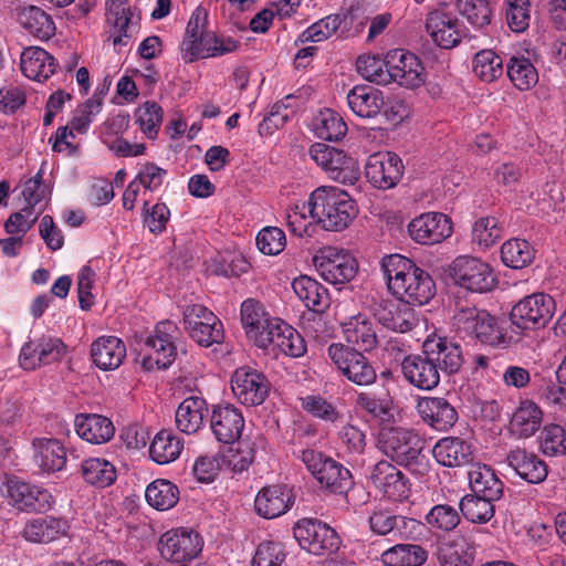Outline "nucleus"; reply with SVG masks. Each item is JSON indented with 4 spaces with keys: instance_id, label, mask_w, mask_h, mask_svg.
Wrapping results in <instances>:
<instances>
[{
    "instance_id": "f257e3e1",
    "label": "nucleus",
    "mask_w": 566,
    "mask_h": 566,
    "mask_svg": "<svg viewBox=\"0 0 566 566\" xmlns=\"http://www.w3.org/2000/svg\"><path fill=\"white\" fill-rule=\"evenodd\" d=\"M380 265L389 292L400 302L422 306L436 295L434 281L412 260L401 254H390L382 258Z\"/></svg>"
},
{
    "instance_id": "f03ea898",
    "label": "nucleus",
    "mask_w": 566,
    "mask_h": 566,
    "mask_svg": "<svg viewBox=\"0 0 566 566\" xmlns=\"http://www.w3.org/2000/svg\"><path fill=\"white\" fill-rule=\"evenodd\" d=\"M311 218L327 231L346 229L358 213L355 201L339 188L322 186L305 205Z\"/></svg>"
},
{
    "instance_id": "7ed1b4c3",
    "label": "nucleus",
    "mask_w": 566,
    "mask_h": 566,
    "mask_svg": "<svg viewBox=\"0 0 566 566\" xmlns=\"http://www.w3.org/2000/svg\"><path fill=\"white\" fill-rule=\"evenodd\" d=\"M380 449L397 464L411 474L422 478L430 471V461L423 452L424 441L415 431L396 427L384 430L379 438Z\"/></svg>"
},
{
    "instance_id": "20e7f679",
    "label": "nucleus",
    "mask_w": 566,
    "mask_h": 566,
    "mask_svg": "<svg viewBox=\"0 0 566 566\" xmlns=\"http://www.w3.org/2000/svg\"><path fill=\"white\" fill-rule=\"evenodd\" d=\"M556 311L555 300L543 292L524 296L510 312V322L522 334L526 331L544 328Z\"/></svg>"
},
{
    "instance_id": "39448f33",
    "label": "nucleus",
    "mask_w": 566,
    "mask_h": 566,
    "mask_svg": "<svg viewBox=\"0 0 566 566\" xmlns=\"http://www.w3.org/2000/svg\"><path fill=\"white\" fill-rule=\"evenodd\" d=\"M327 355L338 373L348 381L366 387L377 379L373 363L354 346L333 343L327 348Z\"/></svg>"
},
{
    "instance_id": "423d86ee",
    "label": "nucleus",
    "mask_w": 566,
    "mask_h": 566,
    "mask_svg": "<svg viewBox=\"0 0 566 566\" xmlns=\"http://www.w3.org/2000/svg\"><path fill=\"white\" fill-rule=\"evenodd\" d=\"M301 459L315 479L335 494H345L354 485L350 471L322 452L306 449Z\"/></svg>"
},
{
    "instance_id": "0eeeda50",
    "label": "nucleus",
    "mask_w": 566,
    "mask_h": 566,
    "mask_svg": "<svg viewBox=\"0 0 566 566\" xmlns=\"http://www.w3.org/2000/svg\"><path fill=\"white\" fill-rule=\"evenodd\" d=\"M178 327L170 321L157 323L154 334L149 335L143 347L145 353L142 358V367L145 370L167 369L176 359L177 346L175 344Z\"/></svg>"
},
{
    "instance_id": "6e6552de",
    "label": "nucleus",
    "mask_w": 566,
    "mask_h": 566,
    "mask_svg": "<svg viewBox=\"0 0 566 566\" xmlns=\"http://www.w3.org/2000/svg\"><path fill=\"white\" fill-rule=\"evenodd\" d=\"M311 158L328 175V177L343 185H354L360 176L357 161L343 150L315 143L310 148Z\"/></svg>"
},
{
    "instance_id": "1a4fd4ad",
    "label": "nucleus",
    "mask_w": 566,
    "mask_h": 566,
    "mask_svg": "<svg viewBox=\"0 0 566 566\" xmlns=\"http://www.w3.org/2000/svg\"><path fill=\"white\" fill-rule=\"evenodd\" d=\"M294 538L303 549L314 555H331L338 551L340 539L335 530L314 518L300 520L293 527Z\"/></svg>"
},
{
    "instance_id": "9d476101",
    "label": "nucleus",
    "mask_w": 566,
    "mask_h": 566,
    "mask_svg": "<svg viewBox=\"0 0 566 566\" xmlns=\"http://www.w3.org/2000/svg\"><path fill=\"white\" fill-rule=\"evenodd\" d=\"M450 276L454 284L471 292L485 293L495 284L491 266L473 256H458L450 265Z\"/></svg>"
},
{
    "instance_id": "9b49d317",
    "label": "nucleus",
    "mask_w": 566,
    "mask_h": 566,
    "mask_svg": "<svg viewBox=\"0 0 566 566\" xmlns=\"http://www.w3.org/2000/svg\"><path fill=\"white\" fill-rule=\"evenodd\" d=\"M6 497L19 511L41 512L51 506L52 495L48 490L31 484L19 476H10L6 483Z\"/></svg>"
},
{
    "instance_id": "f8f14e48",
    "label": "nucleus",
    "mask_w": 566,
    "mask_h": 566,
    "mask_svg": "<svg viewBox=\"0 0 566 566\" xmlns=\"http://www.w3.org/2000/svg\"><path fill=\"white\" fill-rule=\"evenodd\" d=\"M202 549L198 533L188 530H171L159 539L160 555L176 564L185 565L196 558Z\"/></svg>"
},
{
    "instance_id": "ddd939ff",
    "label": "nucleus",
    "mask_w": 566,
    "mask_h": 566,
    "mask_svg": "<svg viewBox=\"0 0 566 566\" xmlns=\"http://www.w3.org/2000/svg\"><path fill=\"white\" fill-rule=\"evenodd\" d=\"M387 67L390 83H397L406 88H418L426 81L424 67L418 56L402 49L387 53Z\"/></svg>"
},
{
    "instance_id": "4468645a",
    "label": "nucleus",
    "mask_w": 566,
    "mask_h": 566,
    "mask_svg": "<svg viewBox=\"0 0 566 566\" xmlns=\"http://www.w3.org/2000/svg\"><path fill=\"white\" fill-rule=\"evenodd\" d=\"M231 388L241 403L259 406L269 396L271 384L263 373L250 367H240L231 377Z\"/></svg>"
},
{
    "instance_id": "2eb2a0df",
    "label": "nucleus",
    "mask_w": 566,
    "mask_h": 566,
    "mask_svg": "<svg viewBox=\"0 0 566 566\" xmlns=\"http://www.w3.org/2000/svg\"><path fill=\"white\" fill-rule=\"evenodd\" d=\"M421 347L438 370L448 376L458 374L464 364L461 345L447 336H428Z\"/></svg>"
},
{
    "instance_id": "dca6fc26",
    "label": "nucleus",
    "mask_w": 566,
    "mask_h": 566,
    "mask_svg": "<svg viewBox=\"0 0 566 566\" xmlns=\"http://www.w3.org/2000/svg\"><path fill=\"white\" fill-rule=\"evenodd\" d=\"M403 174L401 158L390 151L371 154L365 165V177L378 189L394 188Z\"/></svg>"
},
{
    "instance_id": "f3484780",
    "label": "nucleus",
    "mask_w": 566,
    "mask_h": 566,
    "mask_svg": "<svg viewBox=\"0 0 566 566\" xmlns=\"http://www.w3.org/2000/svg\"><path fill=\"white\" fill-rule=\"evenodd\" d=\"M323 279L333 284H344L355 277L358 264L353 255L334 248H325L315 256Z\"/></svg>"
},
{
    "instance_id": "a211bd4d",
    "label": "nucleus",
    "mask_w": 566,
    "mask_h": 566,
    "mask_svg": "<svg viewBox=\"0 0 566 566\" xmlns=\"http://www.w3.org/2000/svg\"><path fill=\"white\" fill-rule=\"evenodd\" d=\"M374 318L385 328L397 333H407L418 325V318L410 307L391 300H375L369 306Z\"/></svg>"
},
{
    "instance_id": "6ab92c4d",
    "label": "nucleus",
    "mask_w": 566,
    "mask_h": 566,
    "mask_svg": "<svg viewBox=\"0 0 566 566\" xmlns=\"http://www.w3.org/2000/svg\"><path fill=\"white\" fill-rule=\"evenodd\" d=\"M409 237L420 244H436L452 234L451 220L441 212H427L408 224Z\"/></svg>"
},
{
    "instance_id": "aec40b11",
    "label": "nucleus",
    "mask_w": 566,
    "mask_h": 566,
    "mask_svg": "<svg viewBox=\"0 0 566 566\" xmlns=\"http://www.w3.org/2000/svg\"><path fill=\"white\" fill-rule=\"evenodd\" d=\"M426 30L432 41L441 49L457 46L464 35L461 23L451 12L432 10L426 19Z\"/></svg>"
},
{
    "instance_id": "412c9836",
    "label": "nucleus",
    "mask_w": 566,
    "mask_h": 566,
    "mask_svg": "<svg viewBox=\"0 0 566 566\" xmlns=\"http://www.w3.org/2000/svg\"><path fill=\"white\" fill-rule=\"evenodd\" d=\"M416 410L427 426L438 431H448L459 418L455 408L444 397H420Z\"/></svg>"
},
{
    "instance_id": "4be33fe9",
    "label": "nucleus",
    "mask_w": 566,
    "mask_h": 566,
    "mask_svg": "<svg viewBox=\"0 0 566 566\" xmlns=\"http://www.w3.org/2000/svg\"><path fill=\"white\" fill-rule=\"evenodd\" d=\"M210 428L219 442L231 444L240 439L244 428L242 412L230 403L213 406Z\"/></svg>"
},
{
    "instance_id": "5701e85b",
    "label": "nucleus",
    "mask_w": 566,
    "mask_h": 566,
    "mask_svg": "<svg viewBox=\"0 0 566 566\" xmlns=\"http://www.w3.org/2000/svg\"><path fill=\"white\" fill-rule=\"evenodd\" d=\"M401 370L407 381L421 390H432L440 382V371L422 348L402 359Z\"/></svg>"
},
{
    "instance_id": "b1692460",
    "label": "nucleus",
    "mask_w": 566,
    "mask_h": 566,
    "mask_svg": "<svg viewBox=\"0 0 566 566\" xmlns=\"http://www.w3.org/2000/svg\"><path fill=\"white\" fill-rule=\"evenodd\" d=\"M370 480L390 500L402 501L409 496L408 480L400 470L386 460L374 465Z\"/></svg>"
},
{
    "instance_id": "393cba45",
    "label": "nucleus",
    "mask_w": 566,
    "mask_h": 566,
    "mask_svg": "<svg viewBox=\"0 0 566 566\" xmlns=\"http://www.w3.org/2000/svg\"><path fill=\"white\" fill-rule=\"evenodd\" d=\"M294 503V495L286 485H269L259 491L254 500L256 513L264 518L284 514Z\"/></svg>"
},
{
    "instance_id": "a878e982",
    "label": "nucleus",
    "mask_w": 566,
    "mask_h": 566,
    "mask_svg": "<svg viewBox=\"0 0 566 566\" xmlns=\"http://www.w3.org/2000/svg\"><path fill=\"white\" fill-rule=\"evenodd\" d=\"M506 462L515 473L532 484L544 482L548 474L547 464L535 453L522 448H515L506 454Z\"/></svg>"
},
{
    "instance_id": "bb28decb",
    "label": "nucleus",
    "mask_w": 566,
    "mask_h": 566,
    "mask_svg": "<svg viewBox=\"0 0 566 566\" xmlns=\"http://www.w3.org/2000/svg\"><path fill=\"white\" fill-rule=\"evenodd\" d=\"M208 12L201 6L197 7L192 12L186 28V36L181 43V50L189 61H193L201 54V50L210 43L212 32L206 30Z\"/></svg>"
},
{
    "instance_id": "cd10ccee",
    "label": "nucleus",
    "mask_w": 566,
    "mask_h": 566,
    "mask_svg": "<svg viewBox=\"0 0 566 566\" xmlns=\"http://www.w3.org/2000/svg\"><path fill=\"white\" fill-rule=\"evenodd\" d=\"M69 523L62 517L39 516L27 522L22 535L31 543L48 544L66 535Z\"/></svg>"
},
{
    "instance_id": "c85d7f7f",
    "label": "nucleus",
    "mask_w": 566,
    "mask_h": 566,
    "mask_svg": "<svg viewBox=\"0 0 566 566\" xmlns=\"http://www.w3.org/2000/svg\"><path fill=\"white\" fill-rule=\"evenodd\" d=\"M432 454L438 463L448 468L462 467L473 460L471 443L458 437L440 439L433 447Z\"/></svg>"
},
{
    "instance_id": "c756f323",
    "label": "nucleus",
    "mask_w": 566,
    "mask_h": 566,
    "mask_svg": "<svg viewBox=\"0 0 566 566\" xmlns=\"http://www.w3.org/2000/svg\"><path fill=\"white\" fill-rule=\"evenodd\" d=\"M349 108L361 118H375L385 106L382 93L370 85H356L347 94Z\"/></svg>"
},
{
    "instance_id": "7c9ffc66",
    "label": "nucleus",
    "mask_w": 566,
    "mask_h": 566,
    "mask_svg": "<svg viewBox=\"0 0 566 566\" xmlns=\"http://www.w3.org/2000/svg\"><path fill=\"white\" fill-rule=\"evenodd\" d=\"M20 69L30 80L42 82L55 71V60L44 49L31 46L21 53Z\"/></svg>"
},
{
    "instance_id": "2f4dec72",
    "label": "nucleus",
    "mask_w": 566,
    "mask_h": 566,
    "mask_svg": "<svg viewBox=\"0 0 566 566\" xmlns=\"http://www.w3.org/2000/svg\"><path fill=\"white\" fill-rule=\"evenodd\" d=\"M75 429L82 439L95 444L109 441L115 433L113 422L107 417L97 413L76 416Z\"/></svg>"
},
{
    "instance_id": "473e14b6",
    "label": "nucleus",
    "mask_w": 566,
    "mask_h": 566,
    "mask_svg": "<svg viewBox=\"0 0 566 566\" xmlns=\"http://www.w3.org/2000/svg\"><path fill=\"white\" fill-rule=\"evenodd\" d=\"M34 461L41 471L54 473L63 470L66 464V451L56 439L33 440Z\"/></svg>"
},
{
    "instance_id": "72a5a7b5",
    "label": "nucleus",
    "mask_w": 566,
    "mask_h": 566,
    "mask_svg": "<svg viewBox=\"0 0 566 566\" xmlns=\"http://www.w3.org/2000/svg\"><path fill=\"white\" fill-rule=\"evenodd\" d=\"M91 356L99 369L112 370L122 364L126 356V347L115 336L101 337L92 344Z\"/></svg>"
},
{
    "instance_id": "f704fd0d",
    "label": "nucleus",
    "mask_w": 566,
    "mask_h": 566,
    "mask_svg": "<svg viewBox=\"0 0 566 566\" xmlns=\"http://www.w3.org/2000/svg\"><path fill=\"white\" fill-rule=\"evenodd\" d=\"M292 287L304 305L314 313H323L328 308L329 294L316 280L302 275L293 280Z\"/></svg>"
},
{
    "instance_id": "c9c22d12",
    "label": "nucleus",
    "mask_w": 566,
    "mask_h": 566,
    "mask_svg": "<svg viewBox=\"0 0 566 566\" xmlns=\"http://www.w3.org/2000/svg\"><path fill=\"white\" fill-rule=\"evenodd\" d=\"M207 411V402L203 398L197 396L186 398L176 410L177 428L188 434L197 432L203 423Z\"/></svg>"
},
{
    "instance_id": "e433bc0d",
    "label": "nucleus",
    "mask_w": 566,
    "mask_h": 566,
    "mask_svg": "<svg viewBox=\"0 0 566 566\" xmlns=\"http://www.w3.org/2000/svg\"><path fill=\"white\" fill-rule=\"evenodd\" d=\"M18 21L23 29L40 40L46 41L55 34L52 18L39 7L29 6L20 9Z\"/></svg>"
},
{
    "instance_id": "4c0bfd02",
    "label": "nucleus",
    "mask_w": 566,
    "mask_h": 566,
    "mask_svg": "<svg viewBox=\"0 0 566 566\" xmlns=\"http://www.w3.org/2000/svg\"><path fill=\"white\" fill-rule=\"evenodd\" d=\"M470 488L474 494L500 500L503 496V482L488 465H475L469 471Z\"/></svg>"
},
{
    "instance_id": "58836bf2",
    "label": "nucleus",
    "mask_w": 566,
    "mask_h": 566,
    "mask_svg": "<svg viewBox=\"0 0 566 566\" xmlns=\"http://www.w3.org/2000/svg\"><path fill=\"white\" fill-rule=\"evenodd\" d=\"M356 407L382 423L394 420V401L388 394L376 396L371 392H360L356 397Z\"/></svg>"
},
{
    "instance_id": "ea45409f",
    "label": "nucleus",
    "mask_w": 566,
    "mask_h": 566,
    "mask_svg": "<svg viewBox=\"0 0 566 566\" xmlns=\"http://www.w3.org/2000/svg\"><path fill=\"white\" fill-rule=\"evenodd\" d=\"M474 554V546L464 538L439 546L437 553L440 566H471Z\"/></svg>"
},
{
    "instance_id": "a19ab883",
    "label": "nucleus",
    "mask_w": 566,
    "mask_h": 566,
    "mask_svg": "<svg viewBox=\"0 0 566 566\" xmlns=\"http://www.w3.org/2000/svg\"><path fill=\"white\" fill-rule=\"evenodd\" d=\"M145 497L151 507L167 511L178 503L179 489L168 480L158 479L148 484Z\"/></svg>"
},
{
    "instance_id": "79ce46f5",
    "label": "nucleus",
    "mask_w": 566,
    "mask_h": 566,
    "mask_svg": "<svg viewBox=\"0 0 566 566\" xmlns=\"http://www.w3.org/2000/svg\"><path fill=\"white\" fill-rule=\"evenodd\" d=\"M182 450V443L170 430H160L149 447L150 458L158 464L176 460Z\"/></svg>"
},
{
    "instance_id": "37998d69",
    "label": "nucleus",
    "mask_w": 566,
    "mask_h": 566,
    "mask_svg": "<svg viewBox=\"0 0 566 566\" xmlns=\"http://www.w3.org/2000/svg\"><path fill=\"white\" fill-rule=\"evenodd\" d=\"M494 501L474 493L467 494L461 499L459 507L464 518L469 522L485 524L494 516Z\"/></svg>"
},
{
    "instance_id": "c03bdc74",
    "label": "nucleus",
    "mask_w": 566,
    "mask_h": 566,
    "mask_svg": "<svg viewBox=\"0 0 566 566\" xmlns=\"http://www.w3.org/2000/svg\"><path fill=\"white\" fill-rule=\"evenodd\" d=\"M427 559V552L416 544H398L381 555L387 566H420Z\"/></svg>"
},
{
    "instance_id": "a18cd8bd",
    "label": "nucleus",
    "mask_w": 566,
    "mask_h": 566,
    "mask_svg": "<svg viewBox=\"0 0 566 566\" xmlns=\"http://www.w3.org/2000/svg\"><path fill=\"white\" fill-rule=\"evenodd\" d=\"M542 411L539 408L531 402L524 401L520 408L513 413L511 419L512 431L520 437H531L541 427Z\"/></svg>"
},
{
    "instance_id": "49530a36",
    "label": "nucleus",
    "mask_w": 566,
    "mask_h": 566,
    "mask_svg": "<svg viewBox=\"0 0 566 566\" xmlns=\"http://www.w3.org/2000/svg\"><path fill=\"white\" fill-rule=\"evenodd\" d=\"M344 333L347 343L356 346L361 353L373 350L378 344L375 327L367 318L357 317L347 325Z\"/></svg>"
},
{
    "instance_id": "de8ad7c7",
    "label": "nucleus",
    "mask_w": 566,
    "mask_h": 566,
    "mask_svg": "<svg viewBox=\"0 0 566 566\" xmlns=\"http://www.w3.org/2000/svg\"><path fill=\"white\" fill-rule=\"evenodd\" d=\"M82 476L92 485L106 488L115 482L116 470L107 460L92 458L82 463Z\"/></svg>"
},
{
    "instance_id": "09e8293b",
    "label": "nucleus",
    "mask_w": 566,
    "mask_h": 566,
    "mask_svg": "<svg viewBox=\"0 0 566 566\" xmlns=\"http://www.w3.org/2000/svg\"><path fill=\"white\" fill-rule=\"evenodd\" d=\"M535 255L534 249L526 240L512 239L503 243L501 259L512 269H523L532 263Z\"/></svg>"
},
{
    "instance_id": "8fccbe9b",
    "label": "nucleus",
    "mask_w": 566,
    "mask_h": 566,
    "mask_svg": "<svg viewBox=\"0 0 566 566\" xmlns=\"http://www.w3.org/2000/svg\"><path fill=\"white\" fill-rule=\"evenodd\" d=\"M314 130L318 138L336 142L346 135L347 126L336 112L326 108L316 117Z\"/></svg>"
},
{
    "instance_id": "3c124183",
    "label": "nucleus",
    "mask_w": 566,
    "mask_h": 566,
    "mask_svg": "<svg viewBox=\"0 0 566 566\" xmlns=\"http://www.w3.org/2000/svg\"><path fill=\"white\" fill-rule=\"evenodd\" d=\"M268 315L263 305L254 298H248L242 303L241 322L249 339L263 344L265 338L261 333H258L256 325L264 323V318H266Z\"/></svg>"
},
{
    "instance_id": "603ef678",
    "label": "nucleus",
    "mask_w": 566,
    "mask_h": 566,
    "mask_svg": "<svg viewBox=\"0 0 566 566\" xmlns=\"http://www.w3.org/2000/svg\"><path fill=\"white\" fill-rule=\"evenodd\" d=\"M506 74L521 91L530 90L538 81V74L534 65L526 57L512 56L506 66Z\"/></svg>"
},
{
    "instance_id": "864d4df0",
    "label": "nucleus",
    "mask_w": 566,
    "mask_h": 566,
    "mask_svg": "<svg viewBox=\"0 0 566 566\" xmlns=\"http://www.w3.org/2000/svg\"><path fill=\"white\" fill-rule=\"evenodd\" d=\"M357 72L368 80L381 85L390 84V74L387 67V56L360 55L356 61Z\"/></svg>"
},
{
    "instance_id": "5fc2aeb1",
    "label": "nucleus",
    "mask_w": 566,
    "mask_h": 566,
    "mask_svg": "<svg viewBox=\"0 0 566 566\" xmlns=\"http://www.w3.org/2000/svg\"><path fill=\"white\" fill-rule=\"evenodd\" d=\"M489 312L475 306H462L455 312L453 319L459 333L474 338L480 329L481 322L489 319Z\"/></svg>"
},
{
    "instance_id": "6e6d98bb",
    "label": "nucleus",
    "mask_w": 566,
    "mask_h": 566,
    "mask_svg": "<svg viewBox=\"0 0 566 566\" xmlns=\"http://www.w3.org/2000/svg\"><path fill=\"white\" fill-rule=\"evenodd\" d=\"M474 74L485 82H492L503 73V60L492 50L478 52L473 60Z\"/></svg>"
},
{
    "instance_id": "4d7b16f0",
    "label": "nucleus",
    "mask_w": 566,
    "mask_h": 566,
    "mask_svg": "<svg viewBox=\"0 0 566 566\" xmlns=\"http://www.w3.org/2000/svg\"><path fill=\"white\" fill-rule=\"evenodd\" d=\"M190 337L200 346L209 347L213 344H221L224 338L223 325L219 318L217 322H198L186 325Z\"/></svg>"
},
{
    "instance_id": "13d9d810",
    "label": "nucleus",
    "mask_w": 566,
    "mask_h": 566,
    "mask_svg": "<svg viewBox=\"0 0 566 566\" xmlns=\"http://www.w3.org/2000/svg\"><path fill=\"white\" fill-rule=\"evenodd\" d=\"M415 520L400 515H394L389 511L374 512L369 517L370 530L379 535H387L391 532L402 533L409 524H415Z\"/></svg>"
},
{
    "instance_id": "bf43d9fd",
    "label": "nucleus",
    "mask_w": 566,
    "mask_h": 566,
    "mask_svg": "<svg viewBox=\"0 0 566 566\" xmlns=\"http://www.w3.org/2000/svg\"><path fill=\"white\" fill-rule=\"evenodd\" d=\"M479 332L474 339L482 344L490 345L493 347H509L515 342L512 335L504 332V328L500 326L497 319L489 314V319L482 321Z\"/></svg>"
},
{
    "instance_id": "052dcab7",
    "label": "nucleus",
    "mask_w": 566,
    "mask_h": 566,
    "mask_svg": "<svg viewBox=\"0 0 566 566\" xmlns=\"http://www.w3.org/2000/svg\"><path fill=\"white\" fill-rule=\"evenodd\" d=\"M275 335L272 346L279 348L284 355L301 357L306 352L304 338L286 323L281 327V332Z\"/></svg>"
},
{
    "instance_id": "680f3d73",
    "label": "nucleus",
    "mask_w": 566,
    "mask_h": 566,
    "mask_svg": "<svg viewBox=\"0 0 566 566\" xmlns=\"http://www.w3.org/2000/svg\"><path fill=\"white\" fill-rule=\"evenodd\" d=\"M163 115L161 106L156 102L148 101L136 109V123L149 138H154L158 134Z\"/></svg>"
},
{
    "instance_id": "e2e57ef3",
    "label": "nucleus",
    "mask_w": 566,
    "mask_h": 566,
    "mask_svg": "<svg viewBox=\"0 0 566 566\" xmlns=\"http://www.w3.org/2000/svg\"><path fill=\"white\" fill-rule=\"evenodd\" d=\"M459 12L475 28L491 22L492 10L489 0H458Z\"/></svg>"
},
{
    "instance_id": "0e129e2a",
    "label": "nucleus",
    "mask_w": 566,
    "mask_h": 566,
    "mask_svg": "<svg viewBox=\"0 0 566 566\" xmlns=\"http://www.w3.org/2000/svg\"><path fill=\"white\" fill-rule=\"evenodd\" d=\"M502 237V227L494 217L476 220L472 229V240L483 248L493 245Z\"/></svg>"
},
{
    "instance_id": "69168bd1",
    "label": "nucleus",
    "mask_w": 566,
    "mask_h": 566,
    "mask_svg": "<svg viewBox=\"0 0 566 566\" xmlns=\"http://www.w3.org/2000/svg\"><path fill=\"white\" fill-rule=\"evenodd\" d=\"M541 450L544 454L556 457L566 454V432L559 424L546 426L541 432Z\"/></svg>"
},
{
    "instance_id": "338daca9",
    "label": "nucleus",
    "mask_w": 566,
    "mask_h": 566,
    "mask_svg": "<svg viewBox=\"0 0 566 566\" xmlns=\"http://www.w3.org/2000/svg\"><path fill=\"white\" fill-rule=\"evenodd\" d=\"M286 244L285 233L276 227H266L256 235L258 249L266 255L281 253Z\"/></svg>"
},
{
    "instance_id": "774afa93",
    "label": "nucleus",
    "mask_w": 566,
    "mask_h": 566,
    "mask_svg": "<svg viewBox=\"0 0 566 566\" xmlns=\"http://www.w3.org/2000/svg\"><path fill=\"white\" fill-rule=\"evenodd\" d=\"M342 24L338 14L328 15L308 27L301 35L302 42H321L334 34Z\"/></svg>"
}]
</instances>
